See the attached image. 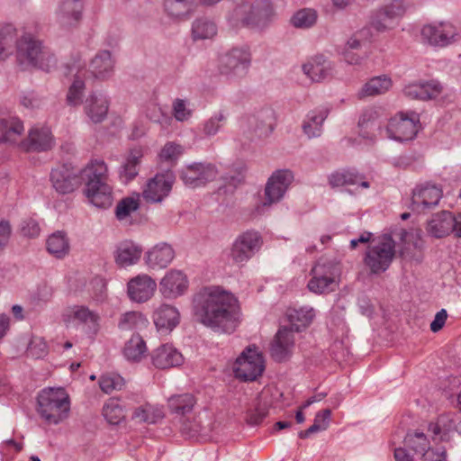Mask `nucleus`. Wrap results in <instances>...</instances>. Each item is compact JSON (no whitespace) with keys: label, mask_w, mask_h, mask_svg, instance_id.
I'll list each match as a JSON object with an SVG mask.
<instances>
[{"label":"nucleus","mask_w":461,"mask_h":461,"mask_svg":"<svg viewBox=\"0 0 461 461\" xmlns=\"http://www.w3.org/2000/svg\"><path fill=\"white\" fill-rule=\"evenodd\" d=\"M143 156L141 149H132L127 156L120 169V177L122 181L132 180L138 175V166Z\"/></svg>","instance_id":"41"},{"label":"nucleus","mask_w":461,"mask_h":461,"mask_svg":"<svg viewBox=\"0 0 461 461\" xmlns=\"http://www.w3.org/2000/svg\"><path fill=\"white\" fill-rule=\"evenodd\" d=\"M455 216L452 212L442 211L435 213L427 221L426 232L434 239H443L454 232Z\"/></svg>","instance_id":"21"},{"label":"nucleus","mask_w":461,"mask_h":461,"mask_svg":"<svg viewBox=\"0 0 461 461\" xmlns=\"http://www.w3.org/2000/svg\"><path fill=\"white\" fill-rule=\"evenodd\" d=\"M327 117V111L314 110L308 113L303 124V131L309 138H313L321 133V126Z\"/></svg>","instance_id":"45"},{"label":"nucleus","mask_w":461,"mask_h":461,"mask_svg":"<svg viewBox=\"0 0 461 461\" xmlns=\"http://www.w3.org/2000/svg\"><path fill=\"white\" fill-rule=\"evenodd\" d=\"M217 176L218 171L211 164L194 163L185 167L182 172L185 184L190 187L204 185Z\"/></svg>","instance_id":"15"},{"label":"nucleus","mask_w":461,"mask_h":461,"mask_svg":"<svg viewBox=\"0 0 461 461\" xmlns=\"http://www.w3.org/2000/svg\"><path fill=\"white\" fill-rule=\"evenodd\" d=\"M103 416L111 425H119L126 419L123 406L119 400L111 398L103 407Z\"/></svg>","instance_id":"42"},{"label":"nucleus","mask_w":461,"mask_h":461,"mask_svg":"<svg viewBox=\"0 0 461 461\" xmlns=\"http://www.w3.org/2000/svg\"><path fill=\"white\" fill-rule=\"evenodd\" d=\"M81 178L85 185L107 182L109 169L107 164L101 159H93L82 168Z\"/></svg>","instance_id":"33"},{"label":"nucleus","mask_w":461,"mask_h":461,"mask_svg":"<svg viewBox=\"0 0 461 461\" xmlns=\"http://www.w3.org/2000/svg\"><path fill=\"white\" fill-rule=\"evenodd\" d=\"M293 177V174L289 170L274 172L266 185L263 206H270L279 202L284 197Z\"/></svg>","instance_id":"10"},{"label":"nucleus","mask_w":461,"mask_h":461,"mask_svg":"<svg viewBox=\"0 0 461 461\" xmlns=\"http://www.w3.org/2000/svg\"><path fill=\"white\" fill-rule=\"evenodd\" d=\"M194 314L203 325L224 332H232L241 322L238 298L221 287L203 290L195 301Z\"/></svg>","instance_id":"1"},{"label":"nucleus","mask_w":461,"mask_h":461,"mask_svg":"<svg viewBox=\"0 0 461 461\" xmlns=\"http://www.w3.org/2000/svg\"><path fill=\"white\" fill-rule=\"evenodd\" d=\"M12 235V227L9 221H0V251L7 245Z\"/></svg>","instance_id":"60"},{"label":"nucleus","mask_w":461,"mask_h":461,"mask_svg":"<svg viewBox=\"0 0 461 461\" xmlns=\"http://www.w3.org/2000/svg\"><path fill=\"white\" fill-rule=\"evenodd\" d=\"M331 411L325 409L316 413L313 424L310 427V431H322L328 429L330 422Z\"/></svg>","instance_id":"55"},{"label":"nucleus","mask_w":461,"mask_h":461,"mask_svg":"<svg viewBox=\"0 0 461 461\" xmlns=\"http://www.w3.org/2000/svg\"><path fill=\"white\" fill-rule=\"evenodd\" d=\"M124 385L123 378L115 374H106L101 375L99 379V387L104 393H112L114 391L121 390Z\"/></svg>","instance_id":"53"},{"label":"nucleus","mask_w":461,"mask_h":461,"mask_svg":"<svg viewBox=\"0 0 461 461\" xmlns=\"http://www.w3.org/2000/svg\"><path fill=\"white\" fill-rule=\"evenodd\" d=\"M329 180L331 185L337 187L351 185H360L365 188L369 186L366 181H363L358 175L348 169L339 170L332 173Z\"/></svg>","instance_id":"43"},{"label":"nucleus","mask_w":461,"mask_h":461,"mask_svg":"<svg viewBox=\"0 0 461 461\" xmlns=\"http://www.w3.org/2000/svg\"><path fill=\"white\" fill-rule=\"evenodd\" d=\"M148 350V345L143 337L134 333L125 341L122 354L128 362L140 363L146 358Z\"/></svg>","instance_id":"30"},{"label":"nucleus","mask_w":461,"mask_h":461,"mask_svg":"<svg viewBox=\"0 0 461 461\" xmlns=\"http://www.w3.org/2000/svg\"><path fill=\"white\" fill-rule=\"evenodd\" d=\"M61 10L67 14H71L75 20H77L81 13V5L77 1L68 0L62 3Z\"/></svg>","instance_id":"59"},{"label":"nucleus","mask_w":461,"mask_h":461,"mask_svg":"<svg viewBox=\"0 0 461 461\" xmlns=\"http://www.w3.org/2000/svg\"><path fill=\"white\" fill-rule=\"evenodd\" d=\"M1 138L4 142L16 146L21 149H23V144L27 143V137L24 136V127L20 121H12L6 124Z\"/></svg>","instance_id":"39"},{"label":"nucleus","mask_w":461,"mask_h":461,"mask_svg":"<svg viewBox=\"0 0 461 461\" xmlns=\"http://www.w3.org/2000/svg\"><path fill=\"white\" fill-rule=\"evenodd\" d=\"M443 196L440 187L432 184L417 186L412 193V206L416 210H427L437 206Z\"/></svg>","instance_id":"19"},{"label":"nucleus","mask_w":461,"mask_h":461,"mask_svg":"<svg viewBox=\"0 0 461 461\" xmlns=\"http://www.w3.org/2000/svg\"><path fill=\"white\" fill-rule=\"evenodd\" d=\"M250 63V55L246 49H233L221 57L220 69L226 76L241 77Z\"/></svg>","instance_id":"13"},{"label":"nucleus","mask_w":461,"mask_h":461,"mask_svg":"<svg viewBox=\"0 0 461 461\" xmlns=\"http://www.w3.org/2000/svg\"><path fill=\"white\" fill-rule=\"evenodd\" d=\"M83 193L88 203L96 208L105 209L113 203V188L107 182L86 185Z\"/></svg>","instance_id":"22"},{"label":"nucleus","mask_w":461,"mask_h":461,"mask_svg":"<svg viewBox=\"0 0 461 461\" xmlns=\"http://www.w3.org/2000/svg\"><path fill=\"white\" fill-rule=\"evenodd\" d=\"M294 345L293 332L286 328L280 329L272 344L271 354L276 360L283 361L292 354Z\"/></svg>","instance_id":"32"},{"label":"nucleus","mask_w":461,"mask_h":461,"mask_svg":"<svg viewBox=\"0 0 461 461\" xmlns=\"http://www.w3.org/2000/svg\"><path fill=\"white\" fill-rule=\"evenodd\" d=\"M174 116L178 121H185L191 115V110L183 100H176L173 106Z\"/></svg>","instance_id":"58"},{"label":"nucleus","mask_w":461,"mask_h":461,"mask_svg":"<svg viewBox=\"0 0 461 461\" xmlns=\"http://www.w3.org/2000/svg\"><path fill=\"white\" fill-rule=\"evenodd\" d=\"M189 280L181 270L171 269L167 272L159 282V292L167 299H176L183 295L188 289Z\"/></svg>","instance_id":"14"},{"label":"nucleus","mask_w":461,"mask_h":461,"mask_svg":"<svg viewBox=\"0 0 461 461\" xmlns=\"http://www.w3.org/2000/svg\"><path fill=\"white\" fill-rule=\"evenodd\" d=\"M51 182L57 192L68 194L74 190L77 180L70 169L61 167L52 170Z\"/></svg>","instance_id":"37"},{"label":"nucleus","mask_w":461,"mask_h":461,"mask_svg":"<svg viewBox=\"0 0 461 461\" xmlns=\"http://www.w3.org/2000/svg\"><path fill=\"white\" fill-rule=\"evenodd\" d=\"M316 312L312 306H301L289 309L287 318L291 325L296 330H303L308 328L315 320Z\"/></svg>","instance_id":"36"},{"label":"nucleus","mask_w":461,"mask_h":461,"mask_svg":"<svg viewBox=\"0 0 461 461\" xmlns=\"http://www.w3.org/2000/svg\"><path fill=\"white\" fill-rule=\"evenodd\" d=\"M17 59L21 64L44 68L45 53L41 43L30 36L23 37L17 44Z\"/></svg>","instance_id":"18"},{"label":"nucleus","mask_w":461,"mask_h":461,"mask_svg":"<svg viewBox=\"0 0 461 461\" xmlns=\"http://www.w3.org/2000/svg\"><path fill=\"white\" fill-rule=\"evenodd\" d=\"M181 315L176 306L162 303L157 307L152 314L153 323L158 333L170 334L180 323Z\"/></svg>","instance_id":"16"},{"label":"nucleus","mask_w":461,"mask_h":461,"mask_svg":"<svg viewBox=\"0 0 461 461\" xmlns=\"http://www.w3.org/2000/svg\"><path fill=\"white\" fill-rule=\"evenodd\" d=\"M175 255L172 246L162 242L156 244L147 252L145 262L151 269H162L172 263Z\"/></svg>","instance_id":"26"},{"label":"nucleus","mask_w":461,"mask_h":461,"mask_svg":"<svg viewBox=\"0 0 461 461\" xmlns=\"http://www.w3.org/2000/svg\"><path fill=\"white\" fill-rule=\"evenodd\" d=\"M427 432L437 441H449L456 432L461 433L459 412H445L427 424Z\"/></svg>","instance_id":"7"},{"label":"nucleus","mask_w":461,"mask_h":461,"mask_svg":"<svg viewBox=\"0 0 461 461\" xmlns=\"http://www.w3.org/2000/svg\"><path fill=\"white\" fill-rule=\"evenodd\" d=\"M86 113L94 122L104 120L108 113V102L101 95H91L86 102Z\"/></svg>","instance_id":"38"},{"label":"nucleus","mask_w":461,"mask_h":461,"mask_svg":"<svg viewBox=\"0 0 461 461\" xmlns=\"http://www.w3.org/2000/svg\"><path fill=\"white\" fill-rule=\"evenodd\" d=\"M442 86L437 81H416L405 86L404 95L411 99L429 100L442 94Z\"/></svg>","instance_id":"24"},{"label":"nucleus","mask_w":461,"mask_h":461,"mask_svg":"<svg viewBox=\"0 0 461 461\" xmlns=\"http://www.w3.org/2000/svg\"><path fill=\"white\" fill-rule=\"evenodd\" d=\"M10 329V318L6 314H0V340L8 333Z\"/></svg>","instance_id":"64"},{"label":"nucleus","mask_w":461,"mask_h":461,"mask_svg":"<svg viewBox=\"0 0 461 461\" xmlns=\"http://www.w3.org/2000/svg\"><path fill=\"white\" fill-rule=\"evenodd\" d=\"M394 242L384 236L367 250L364 262L373 274H380L388 269L394 258Z\"/></svg>","instance_id":"6"},{"label":"nucleus","mask_w":461,"mask_h":461,"mask_svg":"<svg viewBox=\"0 0 461 461\" xmlns=\"http://www.w3.org/2000/svg\"><path fill=\"white\" fill-rule=\"evenodd\" d=\"M61 321L70 325L77 321L82 325V332L85 337L94 339L101 330V318L97 312L85 305H69L61 313Z\"/></svg>","instance_id":"5"},{"label":"nucleus","mask_w":461,"mask_h":461,"mask_svg":"<svg viewBox=\"0 0 461 461\" xmlns=\"http://www.w3.org/2000/svg\"><path fill=\"white\" fill-rule=\"evenodd\" d=\"M37 412L49 425H58L70 412V397L63 387H46L37 395Z\"/></svg>","instance_id":"3"},{"label":"nucleus","mask_w":461,"mask_h":461,"mask_svg":"<svg viewBox=\"0 0 461 461\" xmlns=\"http://www.w3.org/2000/svg\"><path fill=\"white\" fill-rule=\"evenodd\" d=\"M447 318V311L442 309L437 312L434 317V320L430 323V330L432 332L439 331L445 325Z\"/></svg>","instance_id":"61"},{"label":"nucleus","mask_w":461,"mask_h":461,"mask_svg":"<svg viewBox=\"0 0 461 461\" xmlns=\"http://www.w3.org/2000/svg\"><path fill=\"white\" fill-rule=\"evenodd\" d=\"M423 42L437 47H444L454 42L457 37L456 29L448 23L424 25L420 32Z\"/></svg>","instance_id":"9"},{"label":"nucleus","mask_w":461,"mask_h":461,"mask_svg":"<svg viewBox=\"0 0 461 461\" xmlns=\"http://www.w3.org/2000/svg\"><path fill=\"white\" fill-rule=\"evenodd\" d=\"M47 249L53 257L61 258L69 252V242L62 232L50 235L47 240Z\"/></svg>","instance_id":"44"},{"label":"nucleus","mask_w":461,"mask_h":461,"mask_svg":"<svg viewBox=\"0 0 461 461\" xmlns=\"http://www.w3.org/2000/svg\"><path fill=\"white\" fill-rule=\"evenodd\" d=\"M50 130L45 126L32 127L27 135V143L23 144V150L47 149L53 145Z\"/></svg>","instance_id":"31"},{"label":"nucleus","mask_w":461,"mask_h":461,"mask_svg":"<svg viewBox=\"0 0 461 461\" xmlns=\"http://www.w3.org/2000/svg\"><path fill=\"white\" fill-rule=\"evenodd\" d=\"M91 71L100 78L107 77L113 68V62L109 52L104 51L98 54L91 62Z\"/></svg>","instance_id":"47"},{"label":"nucleus","mask_w":461,"mask_h":461,"mask_svg":"<svg viewBox=\"0 0 461 461\" xmlns=\"http://www.w3.org/2000/svg\"><path fill=\"white\" fill-rule=\"evenodd\" d=\"M194 5V0H165V9L173 18H182L187 15Z\"/></svg>","instance_id":"49"},{"label":"nucleus","mask_w":461,"mask_h":461,"mask_svg":"<svg viewBox=\"0 0 461 461\" xmlns=\"http://www.w3.org/2000/svg\"><path fill=\"white\" fill-rule=\"evenodd\" d=\"M262 245V239L258 232L248 230L240 234L234 240L230 258L235 263L243 264L258 252Z\"/></svg>","instance_id":"8"},{"label":"nucleus","mask_w":461,"mask_h":461,"mask_svg":"<svg viewBox=\"0 0 461 461\" xmlns=\"http://www.w3.org/2000/svg\"><path fill=\"white\" fill-rule=\"evenodd\" d=\"M172 187V177L169 175H156L150 179L142 192L144 199L150 203H159L168 195Z\"/></svg>","instance_id":"23"},{"label":"nucleus","mask_w":461,"mask_h":461,"mask_svg":"<svg viewBox=\"0 0 461 461\" xmlns=\"http://www.w3.org/2000/svg\"><path fill=\"white\" fill-rule=\"evenodd\" d=\"M192 32L194 40H206L216 35L217 28L212 22L200 19L194 23Z\"/></svg>","instance_id":"51"},{"label":"nucleus","mask_w":461,"mask_h":461,"mask_svg":"<svg viewBox=\"0 0 461 461\" xmlns=\"http://www.w3.org/2000/svg\"><path fill=\"white\" fill-rule=\"evenodd\" d=\"M148 324L147 318L140 312H130L123 314L120 321V327L123 330L135 329Z\"/></svg>","instance_id":"54"},{"label":"nucleus","mask_w":461,"mask_h":461,"mask_svg":"<svg viewBox=\"0 0 461 461\" xmlns=\"http://www.w3.org/2000/svg\"><path fill=\"white\" fill-rule=\"evenodd\" d=\"M221 120H222V116H215V117L211 118L205 124V127H204L205 132L209 135L215 134L221 127Z\"/></svg>","instance_id":"62"},{"label":"nucleus","mask_w":461,"mask_h":461,"mask_svg":"<svg viewBox=\"0 0 461 461\" xmlns=\"http://www.w3.org/2000/svg\"><path fill=\"white\" fill-rule=\"evenodd\" d=\"M264 370V357L255 345L245 348L232 364L235 378L242 382L255 381L262 375Z\"/></svg>","instance_id":"4"},{"label":"nucleus","mask_w":461,"mask_h":461,"mask_svg":"<svg viewBox=\"0 0 461 461\" xmlns=\"http://www.w3.org/2000/svg\"><path fill=\"white\" fill-rule=\"evenodd\" d=\"M23 232L25 236L35 237L40 233V227L36 222L30 221L23 227Z\"/></svg>","instance_id":"63"},{"label":"nucleus","mask_w":461,"mask_h":461,"mask_svg":"<svg viewBox=\"0 0 461 461\" xmlns=\"http://www.w3.org/2000/svg\"><path fill=\"white\" fill-rule=\"evenodd\" d=\"M141 248L131 240L120 242L113 251L114 261L120 267L135 265L140 258Z\"/></svg>","instance_id":"29"},{"label":"nucleus","mask_w":461,"mask_h":461,"mask_svg":"<svg viewBox=\"0 0 461 461\" xmlns=\"http://www.w3.org/2000/svg\"><path fill=\"white\" fill-rule=\"evenodd\" d=\"M393 86V80L389 76L381 75L371 77L358 91V96L369 97L384 95Z\"/></svg>","instance_id":"35"},{"label":"nucleus","mask_w":461,"mask_h":461,"mask_svg":"<svg viewBox=\"0 0 461 461\" xmlns=\"http://www.w3.org/2000/svg\"><path fill=\"white\" fill-rule=\"evenodd\" d=\"M164 418L162 408L148 402L139 403L131 410V420L134 423L155 424Z\"/></svg>","instance_id":"28"},{"label":"nucleus","mask_w":461,"mask_h":461,"mask_svg":"<svg viewBox=\"0 0 461 461\" xmlns=\"http://www.w3.org/2000/svg\"><path fill=\"white\" fill-rule=\"evenodd\" d=\"M317 14L312 9H302L296 12L291 18V23L296 28H309L315 24Z\"/></svg>","instance_id":"52"},{"label":"nucleus","mask_w":461,"mask_h":461,"mask_svg":"<svg viewBox=\"0 0 461 461\" xmlns=\"http://www.w3.org/2000/svg\"><path fill=\"white\" fill-rule=\"evenodd\" d=\"M182 153V148L175 143L166 144L160 153L159 158L166 162H172L178 158Z\"/></svg>","instance_id":"56"},{"label":"nucleus","mask_w":461,"mask_h":461,"mask_svg":"<svg viewBox=\"0 0 461 461\" xmlns=\"http://www.w3.org/2000/svg\"><path fill=\"white\" fill-rule=\"evenodd\" d=\"M84 89V83L81 80H76L71 85L68 93V101L71 104H76L80 100Z\"/></svg>","instance_id":"57"},{"label":"nucleus","mask_w":461,"mask_h":461,"mask_svg":"<svg viewBox=\"0 0 461 461\" xmlns=\"http://www.w3.org/2000/svg\"><path fill=\"white\" fill-rule=\"evenodd\" d=\"M15 41V29L6 26L0 31V60L5 59L12 52Z\"/></svg>","instance_id":"50"},{"label":"nucleus","mask_w":461,"mask_h":461,"mask_svg":"<svg viewBox=\"0 0 461 461\" xmlns=\"http://www.w3.org/2000/svg\"><path fill=\"white\" fill-rule=\"evenodd\" d=\"M140 204V194L134 193L119 201L115 208V216L121 221H127L136 212Z\"/></svg>","instance_id":"40"},{"label":"nucleus","mask_w":461,"mask_h":461,"mask_svg":"<svg viewBox=\"0 0 461 461\" xmlns=\"http://www.w3.org/2000/svg\"><path fill=\"white\" fill-rule=\"evenodd\" d=\"M402 256L406 259H419L424 248L422 232L418 229H411L402 232Z\"/></svg>","instance_id":"27"},{"label":"nucleus","mask_w":461,"mask_h":461,"mask_svg":"<svg viewBox=\"0 0 461 461\" xmlns=\"http://www.w3.org/2000/svg\"><path fill=\"white\" fill-rule=\"evenodd\" d=\"M167 402L169 409L180 415L190 412L195 404L194 398L188 393L173 395L168 399Z\"/></svg>","instance_id":"48"},{"label":"nucleus","mask_w":461,"mask_h":461,"mask_svg":"<svg viewBox=\"0 0 461 461\" xmlns=\"http://www.w3.org/2000/svg\"><path fill=\"white\" fill-rule=\"evenodd\" d=\"M313 276L308 282L310 292L317 294L332 290L339 282V272L335 267L321 265L312 269Z\"/></svg>","instance_id":"12"},{"label":"nucleus","mask_w":461,"mask_h":461,"mask_svg":"<svg viewBox=\"0 0 461 461\" xmlns=\"http://www.w3.org/2000/svg\"><path fill=\"white\" fill-rule=\"evenodd\" d=\"M394 461H447L445 447H433L424 431L408 432L402 445L393 451Z\"/></svg>","instance_id":"2"},{"label":"nucleus","mask_w":461,"mask_h":461,"mask_svg":"<svg viewBox=\"0 0 461 461\" xmlns=\"http://www.w3.org/2000/svg\"><path fill=\"white\" fill-rule=\"evenodd\" d=\"M404 12L403 3L401 0H394L377 12L374 25L379 31L392 29Z\"/></svg>","instance_id":"25"},{"label":"nucleus","mask_w":461,"mask_h":461,"mask_svg":"<svg viewBox=\"0 0 461 461\" xmlns=\"http://www.w3.org/2000/svg\"><path fill=\"white\" fill-rule=\"evenodd\" d=\"M49 345L41 336L32 335L29 339L25 354L32 359H44L49 355Z\"/></svg>","instance_id":"46"},{"label":"nucleus","mask_w":461,"mask_h":461,"mask_svg":"<svg viewBox=\"0 0 461 461\" xmlns=\"http://www.w3.org/2000/svg\"><path fill=\"white\" fill-rule=\"evenodd\" d=\"M157 291V283L150 276L140 274L127 283V294L131 301L142 303L150 300Z\"/></svg>","instance_id":"11"},{"label":"nucleus","mask_w":461,"mask_h":461,"mask_svg":"<svg viewBox=\"0 0 461 461\" xmlns=\"http://www.w3.org/2000/svg\"><path fill=\"white\" fill-rule=\"evenodd\" d=\"M153 366L158 369H168L180 366L185 362L183 354L172 344H163L154 348L150 355Z\"/></svg>","instance_id":"17"},{"label":"nucleus","mask_w":461,"mask_h":461,"mask_svg":"<svg viewBox=\"0 0 461 461\" xmlns=\"http://www.w3.org/2000/svg\"><path fill=\"white\" fill-rule=\"evenodd\" d=\"M306 76L312 81H321L333 73V66L322 57H314L303 67Z\"/></svg>","instance_id":"34"},{"label":"nucleus","mask_w":461,"mask_h":461,"mask_svg":"<svg viewBox=\"0 0 461 461\" xmlns=\"http://www.w3.org/2000/svg\"><path fill=\"white\" fill-rule=\"evenodd\" d=\"M417 131V122L402 113L394 116L387 126L389 138L397 141L411 140L415 137Z\"/></svg>","instance_id":"20"}]
</instances>
